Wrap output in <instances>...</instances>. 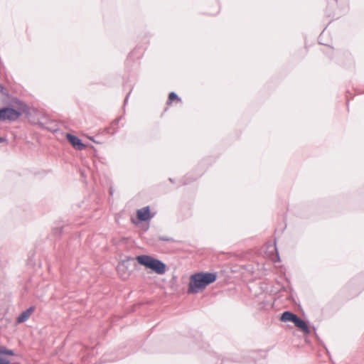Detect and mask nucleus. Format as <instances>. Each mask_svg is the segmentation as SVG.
Here are the masks:
<instances>
[{
    "instance_id": "obj_4",
    "label": "nucleus",
    "mask_w": 364,
    "mask_h": 364,
    "mask_svg": "<svg viewBox=\"0 0 364 364\" xmlns=\"http://www.w3.org/2000/svg\"><path fill=\"white\" fill-rule=\"evenodd\" d=\"M66 138L70 144L77 150H83L85 148V145L82 142V141L71 134H67Z\"/></svg>"
},
{
    "instance_id": "obj_8",
    "label": "nucleus",
    "mask_w": 364,
    "mask_h": 364,
    "mask_svg": "<svg viewBox=\"0 0 364 364\" xmlns=\"http://www.w3.org/2000/svg\"><path fill=\"white\" fill-rule=\"evenodd\" d=\"M295 326L301 328L305 333H309L310 330L304 321L297 316L294 321Z\"/></svg>"
},
{
    "instance_id": "obj_12",
    "label": "nucleus",
    "mask_w": 364,
    "mask_h": 364,
    "mask_svg": "<svg viewBox=\"0 0 364 364\" xmlns=\"http://www.w3.org/2000/svg\"><path fill=\"white\" fill-rule=\"evenodd\" d=\"M161 240H164V241H168L169 240V239L166 238V237H161Z\"/></svg>"
},
{
    "instance_id": "obj_11",
    "label": "nucleus",
    "mask_w": 364,
    "mask_h": 364,
    "mask_svg": "<svg viewBox=\"0 0 364 364\" xmlns=\"http://www.w3.org/2000/svg\"><path fill=\"white\" fill-rule=\"evenodd\" d=\"M0 364H12L9 360L0 357Z\"/></svg>"
},
{
    "instance_id": "obj_13",
    "label": "nucleus",
    "mask_w": 364,
    "mask_h": 364,
    "mask_svg": "<svg viewBox=\"0 0 364 364\" xmlns=\"http://www.w3.org/2000/svg\"><path fill=\"white\" fill-rule=\"evenodd\" d=\"M4 141H5L4 138L0 137V143L3 142Z\"/></svg>"
},
{
    "instance_id": "obj_7",
    "label": "nucleus",
    "mask_w": 364,
    "mask_h": 364,
    "mask_svg": "<svg viewBox=\"0 0 364 364\" xmlns=\"http://www.w3.org/2000/svg\"><path fill=\"white\" fill-rule=\"evenodd\" d=\"M297 316L290 311H284L281 316V321L283 322L290 321L294 323Z\"/></svg>"
},
{
    "instance_id": "obj_5",
    "label": "nucleus",
    "mask_w": 364,
    "mask_h": 364,
    "mask_svg": "<svg viewBox=\"0 0 364 364\" xmlns=\"http://www.w3.org/2000/svg\"><path fill=\"white\" fill-rule=\"evenodd\" d=\"M35 311L34 306H30L28 309H27L26 311H23L17 318H16V323H21L25 321H26L30 316L32 315V314Z\"/></svg>"
},
{
    "instance_id": "obj_14",
    "label": "nucleus",
    "mask_w": 364,
    "mask_h": 364,
    "mask_svg": "<svg viewBox=\"0 0 364 364\" xmlns=\"http://www.w3.org/2000/svg\"><path fill=\"white\" fill-rule=\"evenodd\" d=\"M128 95L125 98V102L127 101Z\"/></svg>"
},
{
    "instance_id": "obj_2",
    "label": "nucleus",
    "mask_w": 364,
    "mask_h": 364,
    "mask_svg": "<svg viewBox=\"0 0 364 364\" xmlns=\"http://www.w3.org/2000/svg\"><path fill=\"white\" fill-rule=\"evenodd\" d=\"M135 259L139 264L151 269L158 274L161 275L166 272V266L163 262L149 255H141L136 256Z\"/></svg>"
},
{
    "instance_id": "obj_6",
    "label": "nucleus",
    "mask_w": 364,
    "mask_h": 364,
    "mask_svg": "<svg viewBox=\"0 0 364 364\" xmlns=\"http://www.w3.org/2000/svg\"><path fill=\"white\" fill-rule=\"evenodd\" d=\"M137 218L141 221H146L151 218L150 209L149 206H146L136 211Z\"/></svg>"
},
{
    "instance_id": "obj_10",
    "label": "nucleus",
    "mask_w": 364,
    "mask_h": 364,
    "mask_svg": "<svg viewBox=\"0 0 364 364\" xmlns=\"http://www.w3.org/2000/svg\"><path fill=\"white\" fill-rule=\"evenodd\" d=\"M173 100H181L178 95L175 92H172L168 95V102H171Z\"/></svg>"
},
{
    "instance_id": "obj_9",
    "label": "nucleus",
    "mask_w": 364,
    "mask_h": 364,
    "mask_svg": "<svg viewBox=\"0 0 364 364\" xmlns=\"http://www.w3.org/2000/svg\"><path fill=\"white\" fill-rule=\"evenodd\" d=\"M0 355H14V353L12 350H8L4 346L0 345Z\"/></svg>"
},
{
    "instance_id": "obj_3",
    "label": "nucleus",
    "mask_w": 364,
    "mask_h": 364,
    "mask_svg": "<svg viewBox=\"0 0 364 364\" xmlns=\"http://www.w3.org/2000/svg\"><path fill=\"white\" fill-rule=\"evenodd\" d=\"M21 116V112L15 109L4 107L0 109V122L5 120L15 121Z\"/></svg>"
},
{
    "instance_id": "obj_1",
    "label": "nucleus",
    "mask_w": 364,
    "mask_h": 364,
    "mask_svg": "<svg viewBox=\"0 0 364 364\" xmlns=\"http://www.w3.org/2000/svg\"><path fill=\"white\" fill-rule=\"evenodd\" d=\"M217 279L215 273L199 272L192 274L190 277L188 293L198 294L203 291L206 287L213 283Z\"/></svg>"
}]
</instances>
